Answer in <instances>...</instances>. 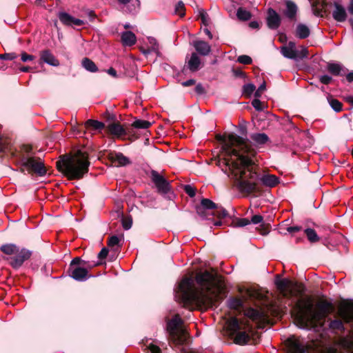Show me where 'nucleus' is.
Listing matches in <instances>:
<instances>
[{
    "mask_svg": "<svg viewBox=\"0 0 353 353\" xmlns=\"http://www.w3.org/2000/svg\"><path fill=\"white\" fill-rule=\"evenodd\" d=\"M123 46H132L137 42L136 35L131 31L123 32L121 37Z\"/></svg>",
    "mask_w": 353,
    "mask_h": 353,
    "instance_id": "nucleus-28",
    "label": "nucleus"
},
{
    "mask_svg": "<svg viewBox=\"0 0 353 353\" xmlns=\"http://www.w3.org/2000/svg\"><path fill=\"white\" fill-rule=\"evenodd\" d=\"M250 139L256 145H264L270 141L268 136L265 133H253L250 135Z\"/></svg>",
    "mask_w": 353,
    "mask_h": 353,
    "instance_id": "nucleus-32",
    "label": "nucleus"
},
{
    "mask_svg": "<svg viewBox=\"0 0 353 353\" xmlns=\"http://www.w3.org/2000/svg\"><path fill=\"white\" fill-rule=\"evenodd\" d=\"M276 285L281 295L286 299L302 297L306 292L305 285L299 282H294L287 279L276 281Z\"/></svg>",
    "mask_w": 353,
    "mask_h": 353,
    "instance_id": "nucleus-7",
    "label": "nucleus"
},
{
    "mask_svg": "<svg viewBox=\"0 0 353 353\" xmlns=\"http://www.w3.org/2000/svg\"><path fill=\"white\" fill-rule=\"evenodd\" d=\"M21 61L23 62L31 61H33L35 58L34 56L28 54L26 52H23L21 53Z\"/></svg>",
    "mask_w": 353,
    "mask_h": 353,
    "instance_id": "nucleus-61",
    "label": "nucleus"
},
{
    "mask_svg": "<svg viewBox=\"0 0 353 353\" xmlns=\"http://www.w3.org/2000/svg\"><path fill=\"white\" fill-rule=\"evenodd\" d=\"M195 281L199 288L194 285L192 277L184 276L179 284V291L184 304L194 303L201 309H208L217 305L227 296L228 291L223 277L215 269L198 272Z\"/></svg>",
    "mask_w": 353,
    "mask_h": 353,
    "instance_id": "nucleus-2",
    "label": "nucleus"
},
{
    "mask_svg": "<svg viewBox=\"0 0 353 353\" xmlns=\"http://www.w3.org/2000/svg\"><path fill=\"white\" fill-rule=\"evenodd\" d=\"M101 264V263H97L94 265H90L89 261H83V260H81V259L80 257H75L71 261L68 268H72L79 267V266H84V267H90V269L94 266H97Z\"/></svg>",
    "mask_w": 353,
    "mask_h": 353,
    "instance_id": "nucleus-31",
    "label": "nucleus"
},
{
    "mask_svg": "<svg viewBox=\"0 0 353 353\" xmlns=\"http://www.w3.org/2000/svg\"><path fill=\"white\" fill-rule=\"evenodd\" d=\"M150 179L160 194L165 195L172 191V186L168 180L160 174L157 171L152 170L150 171Z\"/></svg>",
    "mask_w": 353,
    "mask_h": 353,
    "instance_id": "nucleus-10",
    "label": "nucleus"
},
{
    "mask_svg": "<svg viewBox=\"0 0 353 353\" xmlns=\"http://www.w3.org/2000/svg\"><path fill=\"white\" fill-rule=\"evenodd\" d=\"M106 125L105 123L99 121L98 120L88 119L84 125L79 128V132H85L88 130H97L99 132H101L103 130L105 131Z\"/></svg>",
    "mask_w": 353,
    "mask_h": 353,
    "instance_id": "nucleus-17",
    "label": "nucleus"
},
{
    "mask_svg": "<svg viewBox=\"0 0 353 353\" xmlns=\"http://www.w3.org/2000/svg\"><path fill=\"white\" fill-rule=\"evenodd\" d=\"M260 184L261 186L264 185L269 188L275 187L279 183V179L273 174L263 175L259 177Z\"/></svg>",
    "mask_w": 353,
    "mask_h": 353,
    "instance_id": "nucleus-25",
    "label": "nucleus"
},
{
    "mask_svg": "<svg viewBox=\"0 0 353 353\" xmlns=\"http://www.w3.org/2000/svg\"><path fill=\"white\" fill-rule=\"evenodd\" d=\"M228 329L231 336H234V342L236 344L243 345L247 344L251 339L250 336L243 329L242 322L236 317H232L228 321Z\"/></svg>",
    "mask_w": 353,
    "mask_h": 353,
    "instance_id": "nucleus-8",
    "label": "nucleus"
},
{
    "mask_svg": "<svg viewBox=\"0 0 353 353\" xmlns=\"http://www.w3.org/2000/svg\"><path fill=\"white\" fill-rule=\"evenodd\" d=\"M217 141L221 142V151L227 156H237L243 150L251 145L248 139H243L235 134L231 133L227 137L221 134L216 137Z\"/></svg>",
    "mask_w": 353,
    "mask_h": 353,
    "instance_id": "nucleus-5",
    "label": "nucleus"
},
{
    "mask_svg": "<svg viewBox=\"0 0 353 353\" xmlns=\"http://www.w3.org/2000/svg\"><path fill=\"white\" fill-rule=\"evenodd\" d=\"M17 57H18V54L15 52L0 54V59L14 60Z\"/></svg>",
    "mask_w": 353,
    "mask_h": 353,
    "instance_id": "nucleus-56",
    "label": "nucleus"
},
{
    "mask_svg": "<svg viewBox=\"0 0 353 353\" xmlns=\"http://www.w3.org/2000/svg\"><path fill=\"white\" fill-rule=\"evenodd\" d=\"M175 14H178L180 17H183L185 14V4L182 1H179L175 6Z\"/></svg>",
    "mask_w": 353,
    "mask_h": 353,
    "instance_id": "nucleus-44",
    "label": "nucleus"
},
{
    "mask_svg": "<svg viewBox=\"0 0 353 353\" xmlns=\"http://www.w3.org/2000/svg\"><path fill=\"white\" fill-rule=\"evenodd\" d=\"M124 128L125 125H121L119 121H113V122L107 123L105 132L117 139H123Z\"/></svg>",
    "mask_w": 353,
    "mask_h": 353,
    "instance_id": "nucleus-15",
    "label": "nucleus"
},
{
    "mask_svg": "<svg viewBox=\"0 0 353 353\" xmlns=\"http://www.w3.org/2000/svg\"><path fill=\"white\" fill-rule=\"evenodd\" d=\"M263 220V217L260 214H255L252 217L250 223H253L254 224L262 223Z\"/></svg>",
    "mask_w": 353,
    "mask_h": 353,
    "instance_id": "nucleus-64",
    "label": "nucleus"
},
{
    "mask_svg": "<svg viewBox=\"0 0 353 353\" xmlns=\"http://www.w3.org/2000/svg\"><path fill=\"white\" fill-rule=\"evenodd\" d=\"M255 89L256 86L253 83L245 84L243 86V94L247 97H250Z\"/></svg>",
    "mask_w": 353,
    "mask_h": 353,
    "instance_id": "nucleus-45",
    "label": "nucleus"
},
{
    "mask_svg": "<svg viewBox=\"0 0 353 353\" xmlns=\"http://www.w3.org/2000/svg\"><path fill=\"white\" fill-rule=\"evenodd\" d=\"M232 72L234 77L245 80L248 78L247 74L240 68H232Z\"/></svg>",
    "mask_w": 353,
    "mask_h": 353,
    "instance_id": "nucleus-46",
    "label": "nucleus"
},
{
    "mask_svg": "<svg viewBox=\"0 0 353 353\" xmlns=\"http://www.w3.org/2000/svg\"><path fill=\"white\" fill-rule=\"evenodd\" d=\"M266 89V84L265 82L263 81V83L258 88V89L254 92V97L256 98H259L261 97L262 93Z\"/></svg>",
    "mask_w": 353,
    "mask_h": 353,
    "instance_id": "nucleus-59",
    "label": "nucleus"
},
{
    "mask_svg": "<svg viewBox=\"0 0 353 353\" xmlns=\"http://www.w3.org/2000/svg\"><path fill=\"white\" fill-rule=\"evenodd\" d=\"M327 69L334 76H344L348 70L347 68H343L340 64L335 63H329Z\"/></svg>",
    "mask_w": 353,
    "mask_h": 353,
    "instance_id": "nucleus-26",
    "label": "nucleus"
},
{
    "mask_svg": "<svg viewBox=\"0 0 353 353\" xmlns=\"http://www.w3.org/2000/svg\"><path fill=\"white\" fill-rule=\"evenodd\" d=\"M193 46L197 53L202 56H207L211 51V46L204 41L196 40L193 42Z\"/></svg>",
    "mask_w": 353,
    "mask_h": 353,
    "instance_id": "nucleus-22",
    "label": "nucleus"
},
{
    "mask_svg": "<svg viewBox=\"0 0 353 353\" xmlns=\"http://www.w3.org/2000/svg\"><path fill=\"white\" fill-rule=\"evenodd\" d=\"M58 17L60 21L67 26H81L85 24L83 20L76 19L65 12H59Z\"/></svg>",
    "mask_w": 353,
    "mask_h": 353,
    "instance_id": "nucleus-18",
    "label": "nucleus"
},
{
    "mask_svg": "<svg viewBox=\"0 0 353 353\" xmlns=\"http://www.w3.org/2000/svg\"><path fill=\"white\" fill-rule=\"evenodd\" d=\"M294 319L304 329L321 327L334 334H342L350 329L345 336L339 339V344L345 350L353 353V299L343 300L335 310L334 304L327 299H321L315 305L310 298L300 299L296 303Z\"/></svg>",
    "mask_w": 353,
    "mask_h": 353,
    "instance_id": "nucleus-1",
    "label": "nucleus"
},
{
    "mask_svg": "<svg viewBox=\"0 0 353 353\" xmlns=\"http://www.w3.org/2000/svg\"><path fill=\"white\" fill-rule=\"evenodd\" d=\"M266 23L270 30H276L281 25V16L272 8L267 12Z\"/></svg>",
    "mask_w": 353,
    "mask_h": 353,
    "instance_id": "nucleus-16",
    "label": "nucleus"
},
{
    "mask_svg": "<svg viewBox=\"0 0 353 353\" xmlns=\"http://www.w3.org/2000/svg\"><path fill=\"white\" fill-rule=\"evenodd\" d=\"M237 61L241 64L250 65L252 63V59L250 56L243 54L238 57Z\"/></svg>",
    "mask_w": 353,
    "mask_h": 353,
    "instance_id": "nucleus-50",
    "label": "nucleus"
},
{
    "mask_svg": "<svg viewBox=\"0 0 353 353\" xmlns=\"http://www.w3.org/2000/svg\"><path fill=\"white\" fill-rule=\"evenodd\" d=\"M236 17L239 20L245 21L251 19L252 14L250 11L242 7H240L237 10Z\"/></svg>",
    "mask_w": 353,
    "mask_h": 353,
    "instance_id": "nucleus-38",
    "label": "nucleus"
},
{
    "mask_svg": "<svg viewBox=\"0 0 353 353\" xmlns=\"http://www.w3.org/2000/svg\"><path fill=\"white\" fill-rule=\"evenodd\" d=\"M285 346L287 353H306L307 352L304 343L294 336L285 340Z\"/></svg>",
    "mask_w": 353,
    "mask_h": 353,
    "instance_id": "nucleus-11",
    "label": "nucleus"
},
{
    "mask_svg": "<svg viewBox=\"0 0 353 353\" xmlns=\"http://www.w3.org/2000/svg\"><path fill=\"white\" fill-rule=\"evenodd\" d=\"M281 52L285 57H286L288 59H290L297 60V55H296V50H294L292 49H289L285 46H283L281 48Z\"/></svg>",
    "mask_w": 353,
    "mask_h": 353,
    "instance_id": "nucleus-42",
    "label": "nucleus"
},
{
    "mask_svg": "<svg viewBox=\"0 0 353 353\" xmlns=\"http://www.w3.org/2000/svg\"><path fill=\"white\" fill-rule=\"evenodd\" d=\"M82 66L90 72H96L98 71V67L93 61L88 57H85L81 61Z\"/></svg>",
    "mask_w": 353,
    "mask_h": 353,
    "instance_id": "nucleus-34",
    "label": "nucleus"
},
{
    "mask_svg": "<svg viewBox=\"0 0 353 353\" xmlns=\"http://www.w3.org/2000/svg\"><path fill=\"white\" fill-rule=\"evenodd\" d=\"M148 42L152 46L150 48L151 50L159 54V44L157 39L154 37H148Z\"/></svg>",
    "mask_w": 353,
    "mask_h": 353,
    "instance_id": "nucleus-49",
    "label": "nucleus"
},
{
    "mask_svg": "<svg viewBox=\"0 0 353 353\" xmlns=\"http://www.w3.org/2000/svg\"><path fill=\"white\" fill-rule=\"evenodd\" d=\"M90 267L79 266L68 268L67 274L77 281H84L91 276L88 274Z\"/></svg>",
    "mask_w": 353,
    "mask_h": 353,
    "instance_id": "nucleus-14",
    "label": "nucleus"
},
{
    "mask_svg": "<svg viewBox=\"0 0 353 353\" xmlns=\"http://www.w3.org/2000/svg\"><path fill=\"white\" fill-rule=\"evenodd\" d=\"M10 147V139L0 135V152H5Z\"/></svg>",
    "mask_w": 353,
    "mask_h": 353,
    "instance_id": "nucleus-43",
    "label": "nucleus"
},
{
    "mask_svg": "<svg viewBox=\"0 0 353 353\" xmlns=\"http://www.w3.org/2000/svg\"><path fill=\"white\" fill-rule=\"evenodd\" d=\"M166 331L168 332L169 343L181 345L186 343L189 336L183 326V321L179 314H176L167 322Z\"/></svg>",
    "mask_w": 353,
    "mask_h": 353,
    "instance_id": "nucleus-6",
    "label": "nucleus"
},
{
    "mask_svg": "<svg viewBox=\"0 0 353 353\" xmlns=\"http://www.w3.org/2000/svg\"><path fill=\"white\" fill-rule=\"evenodd\" d=\"M152 123L145 120L136 119L132 123V126L136 129H148L151 126Z\"/></svg>",
    "mask_w": 353,
    "mask_h": 353,
    "instance_id": "nucleus-41",
    "label": "nucleus"
},
{
    "mask_svg": "<svg viewBox=\"0 0 353 353\" xmlns=\"http://www.w3.org/2000/svg\"><path fill=\"white\" fill-rule=\"evenodd\" d=\"M21 171L22 172H24L26 168L30 174H36L41 176L46 174L47 170L40 158L36 159L34 157H28L23 154L21 157Z\"/></svg>",
    "mask_w": 353,
    "mask_h": 353,
    "instance_id": "nucleus-9",
    "label": "nucleus"
},
{
    "mask_svg": "<svg viewBox=\"0 0 353 353\" xmlns=\"http://www.w3.org/2000/svg\"><path fill=\"white\" fill-rule=\"evenodd\" d=\"M256 154V151L251 144L236 156V160L231 163L225 160L224 163L229 168L230 174L235 179L241 192L258 196L262 194L263 189L256 181L259 176L254 168L253 158Z\"/></svg>",
    "mask_w": 353,
    "mask_h": 353,
    "instance_id": "nucleus-3",
    "label": "nucleus"
},
{
    "mask_svg": "<svg viewBox=\"0 0 353 353\" xmlns=\"http://www.w3.org/2000/svg\"><path fill=\"white\" fill-rule=\"evenodd\" d=\"M224 155H225V157L222 160L219 159L216 164L220 167L223 164L225 168V170H229V168L225 165V164L224 163V161L225 160L230 161V163H231L232 161L236 160V157L235 156H232V157L227 156L225 153H224ZM225 172H226V171H225Z\"/></svg>",
    "mask_w": 353,
    "mask_h": 353,
    "instance_id": "nucleus-51",
    "label": "nucleus"
},
{
    "mask_svg": "<svg viewBox=\"0 0 353 353\" xmlns=\"http://www.w3.org/2000/svg\"><path fill=\"white\" fill-rule=\"evenodd\" d=\"M210 215L216 216L219 219H223L230 216L228 210H226V209H225L222 205L219 204L217 205V208H216L214 211L210 213Z\"/></svg>",
    "mask_w": 353,
    "mask_h": 353,
    "instance_id": "nucleus-33",
    "label": "nucleus"
},
{
    "mask_svg": "<svg viewBox=\"0 0 353 353\" xmlns=\"http://www.w3.org/2000/svg\"><path fill=\"white\" fill-rule=\"evenodd\" d=\"M296 55H297V59H303L304 58L307 57L309 52L307 49L305 47H303L301 50H296Z\"/></svg>",
    "mask_w": 353,
    "mask_h": 353,
    "instance_id": "nucleus-55",
    "label": "nucleus"
},
{
    "mask_svg": "<svg viewBox=\"0 0 353 353\" xmlns=\"http://www.w3.org/2000/svg\"><path fill=\"white\" fill-rule=\"evenodd\" d=\"M285 10L283 11V15L291 21H296L298 12L296 4L292 1L288 0L285 1Z\"/></svg>",
    "mask_w": 353,
    "mask_h": 353,
    "instance_id": "nucleus-20",
    "label": "nucleus"
},
{
    "mask_svg": "<svg viewBox=\"0 0 353 353\" xmlns=\"http://www.w3.org/2000/svg\"><path fill=\"white\" fill-rule=\"evenodd\" d=\"M252 105L257 111H262L263 110L262 103L259 99V98H256L254 100H252Z\"/></svg>",
    "mask_w": 353,
    "mask_h": 353,
    "instance_id": "nucleus-57",
    "label": "nucleus"
},
{
    "mask_svg": "<svg viewBox=\"0 0 353 353\" xmlns=\"http://www.w3.org/2000/svg\"><path fill=\"white\" fill-rule=\"evenodd\" d=\"M32 256V252L26 248H22L20 251L16 253L14 256L10 258L9 264L14 269H19L22 266L23 263L30 259Z\"/></svg>",
    "mask_w": 353,
    "mask_h": 353,
    "instance_id": "nucleus-12",
    "label": "nucleus"
},
{
    "mask_svg": "<svg viewBox=\"0 0 353 353\" xmlns=\"http://www.w3.org/2000/svg\"><path fill=\"white\" fill-rule=\"evenodd\" d=\"M90 162L88 154L77 150L74 154L59 156L56 167L68 180H79L89 171Z\"/></svg>",
    "mask_w": 353,
    "mask_h": 353,
    "instance_id": "nucleus-4",
    "label": "nucleus"
},
{
    "mask_svg": "<svg viewBox=\"0 0 353 353\" xmlns=\"http://www.w3.org/2000/svg\"><path fill=\"white\" fill-rule=\"evenodd\" d=\"M217 203H215L212 200L203 198L201 200L200 205L196 206V213L203 219H210L208 216L210 215V213L207 211H214V210L217 208Z\"/></svg>",
    "mask_w": 353,
    "mask_h": 353,
    "instance_id": "nucleus-13",
    "label": "nucleus"
},
{
    "mask_svg": "<svg viewBox=\"0 0 353 353\" xmlns=\"http://www.w3.org/2000/svg\"><path fill=\"white\" fill-rule=\"evenodd\" d=\"M327 101L332 107V108L335 112H341L342 110L343 104L338 99L332 98V97L330 96L327 97Z\"/></svg>",
    "mask_w": 353,
    "mask_h": 353,
    "instance_id": "nucleus-40",
    "label": "nucleus"
},
{
    "mask_svg": "<svg viewBox=\"0 0 353 353\" xmlns=\"http://www.w3.org/2000/svg\"><path fill=\"white\" fill-rule=\"evenodd\" d=\"M250 223V221L247 218H237L233 221L235 227H243Z\"/></svg>",
    "mask_w": 353,
    "mask_h": 353,
    "instance_id": "nucleus-47",
    "label": "nucleus"
},
{
    "mask_svg": "<svg viewBox=\"0 0 353 353\" xmlns=\"http://www.w3.org/2000/svg\"><path fill=\"white\" fill-rule=\"evenodd\" d=\"M132 225V218L131 216H123L122 218V226L125 230H129L131 228Z\"/></svg>",
    "mask_w": 353,
    "mask_h": 353,
    "instance_id": "nucleus-48",
    "label": "nucleus"
},
{
    "mask_svg": "<svg viewBox=\"0 0 353 353\" xmlns=\"http://www.w3.org/2000/svg\"><path fill=\"white\" fill-rule=\"evenodd\" d=\"M270 228L271 225L270 223H262L258 228V230L262 235H266L270 232Z\"/></svg>",
    "mask_w": 353,
    "mask_h": 353,
    "instance_id": "nucleus-52",
    "label": "nucleus"
},
{
    "mask_svg": "<svg viewBox=\"0 0 353 353\" xmlns=\"http://www.w3.org/2000/svg\"><path fill=\"white\" fill-rule=\"evenodd\" d=\"M103 118L108 123L113 122V121H117L116 116L114 114H110L108 111H106L103 114Z\"/></svg>",
    "mask_w": 353,
    "mask_h": 353,
    "instance_id": "nucleus-58",
    "label": "nucleus"
},
{
    "mask_svg": "<svg viewBox=\"0 0 353 353\" xmlns=\"http://www.w3.org/2000/svg\"><path fill=\"white\" fill-rule=\"evenodd\" d=\"M310 34V28L305 24L299 23L296 26L295 36L300 39H304L307 38Z\"/></svg>",
    "mask_w": 353,
    "mask_h": 353,
    "instance_id": "nucleus-29",
    "label": "nucleus"
},
{
    "mask_svg": "<svg viewBox=\"0 0 353 353\" xmlns=\"http://www.w3.org/2000/svg\"><path fill=\"white\" fill-rule=\"evenodd\" d=\"M201 59L196 52H192L190 60L188 61V68L191 72H196L201 68Z\"/></svg>",
    "mask_w": 353,
    "mask_h": 353,
    "instance_id": "nucleus-27",
    "label": "nucleus"
},
{
    "mask_svg": "<svg viewBox=\"0 0 353 353\" xmlns=\"http://www.w3.org/2000/svg\"><path fill=\"white\" fill-rule=\"evenodd\" d=\"M41 60L50 65L58 66L59 61L52 54L49 50H44L40 52Z\"/></svg>",
    "mask_w": 353,
    "mask_h": 353,
    "instance_id": "nucleus-24",
    "label": "nucleus"
},
{
    "mask_svg": "<svg viewBox=\"0 0 353 353\" xmlns=\"http://www.w3.org/2000/svg\"><path fill=\"white\" fill-rule=\"evenodd\" d=\"M0 250L6 254L12 255L19 252V248L15 244H5L1 246Z\"/></svg>",
    "mask_w": 353,
    "mask_h": 353,
    "instance_id": "nucleus-37",
    "label": "nucleus"
},
{
    "mask_svg": "<svg viewBox=\"0 0 353 353\" xmlns=\"http://www.w3.org/2000/svg\"><path fill=\"white\" fill-rule=\"evenodd\" d=\"M183 190L190 197H194L196 195V188L190 185H184Z\"/></svg>",
    "mask_w": 353,
    "mask_h": 353,
    "instance_id": "nucleus-54",
    "label": "nucleus"
},
{
    "mask_svg": "<svg viewBox=\"0 0 353 353\" xmlns=\"http://www.w3.org/2000/svg\"><path fill=\"white\" fill-rule=\"evenodd\" d=\"M228 306L236 312H241L243 307V301L239 297H230L227 301Z\"/></svg>",
    "mask_w": 353,
    "mask_h": 353,
    "instance_id": "nucleus-30",
    "label": "nucleus"
},
{
    "mask_svg": "<svg viewBox=\"0 0 353 353\" xmlns=\"http://www.w3.org/2000/svg\"><path fill=\"white\" fill-rule=\"evenodd\" d=\"M244 314L254 321H262L266 318V314L264 312L254 308L245 310Z\"/></svg>",
    "mask_w": 353,
    "mask_h": 353,
    "instance_id": "nucleus-21",
    "label": "nucleus"
},
{
    "mask_svg": "<svg viewBox=\"0 0 353 353\" xmlns=\"http://www.w3.org/2000/svg\"><path fill=\"white\" fill-rule=\"evenodd\" d=\"M109 250L107 248H103L100 252L98 254V259L100 260L105 259L108 254Z\"/></svg>",
    "mask_w": 353,
    "mask_h": 353,
    "instance_id": "nucleus-63",
    "label": "nucleus"
},
{
    "mask_svg": "<svg viewBox=\"0 0 353 353\" xmlns=\"http://www.w3.org/2000/svg\"><path fill=\"white\" fill-rule=\"evenodd\" d=\"M304 233L310 243H316L320 240L316 232L314 229L307 228L305 230Z\"/></svg>",
    "mask_w": 353,
    "mask_h": 353,
    "instance_id": "nucleus-39",
    "label": "nucleus"
},
{
    "mask_svg": "<svg viewBox=\"0 0 353 353\" xmlns=\"http://www.w3.org/2000/svg\"><path fill=\"white\" fill-rule=\"evenodd\" d=\"M319 81L321 83H323L324 85H328L332 81V78L330 76L325 74V75H323V76L320 77Z\"/></svg>",
    "mask_w": 353,
    "mask_h": 353,
    "instance_id": "nucleus-62",
    "label": "nucleus"
},
{
    "mask_svg": "<svg viewBox=\"0 0 353 353\" xmlns=\"http://www.w3.org/2000/svg\"><path fill=\"white\" fill-rule=\"evenodd\" d=\"M334 10L332 12V17L334 20L339 22H343L347 19V12L345 9L341 4L334 2Z\"/></svg>",
    "mask_w": 353,
    "mask_h": 353,
    "instance_id": "nucleus-23",
    "label": "nucleus"
},
{
    "mask_svg": "<svg viewBox=\"0 0 353 353\" xmlns=\"http://www.w3.org/2000/svg\"><path fill=\"white\" fill-rule=\"evenodd\" d=\"M120 242L121 240L117 236L112 235L108 238L107 244L108 247L114 249V251H119L122 246Z\"/></svg>",
    "mask_w": 353,
    "mask_h": 353,
    "instance_id": "nucleus-36",
    "label": "nucleus"
},
{
    "mask_svg": "<svg viewBox=\"0 0 353 353\" xmlns=\"http://www.w3.org/2000/svg\"><path fill=\"white\" fill-rule=\"evenodd\" d=\"M148 349L150 353H162L161 349L157 345L150 343L148 346Z\"/></svg>",
    "mask_w": 353,
    "mask_h": 353,
    "instance_id": "nucleus-60",
    "label": "nucleus"
},
{
    "mask_svg": "<svg viewBox=\"0 0 353 353\" xmlns=\"http://www.w3.org/2000/svg\"><path fill=\"white\" fill-rule=\"evenodd\" d=\"M108 159L112 163L117 162V166H125L132 163L130 159L121 152H110L108 154Z\"/></svg>",
    "mask_w": 353,
    "mask_h": 353,
    "instance_id": "nucleus-19",
    "label": "nucleus"
},
{
    "mask_svg": "<svg viewBox=\"0 0 353 353\" xmlns=\"http://www.w3.org/2000/svg\"><path fill=\"white\" fill-rule=\"evenodd\" d=\"M124 130L125 133L123 134V137L125 136L128 137V139L130 141H134V140L139 139V136L137 134L134 129H136L134 127L132 126V124L130 125H124Z\"/></svg>",
    "mask_w": 353,
    "mask_h": 353,
    "instance_id": "nucleus-35",
    "label": "nucleus"
},
{
    "mask_svg": "<svg viewBox=\"0 0 353 353\" xmlns=\"http://www.w3.org/2000/svg\"><path fill=\"white\" fill-rule=\"evenodd\" d=\"M328 3H327L325 1H323L322 2V8L321 9H316L314 11V14L316 16H321L323 17V12H324L325 14H327V7L328 6Z\"/></svg>",
    "mask_w": 353,
    "mask_h": 353,
    "instance_id": "nucleus-53",
    "label": "nucleus"
}]
</instances>
